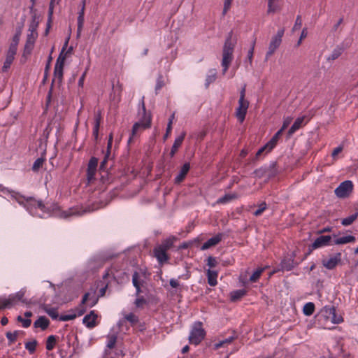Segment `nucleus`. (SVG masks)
<instances>
[{
    "instance_id": "1",
    "label": "nucleus",
    "mask_w": 358,
    "mask_h": 358,
    "mask_svg": "<svg viewBox=\"0 0 358 358\" xmlns=\"http://www.w3.org/2000/svg\"><path fill=\"white\" fill-rule=\"evenodd\" d=\"M0 191L9 196L11 199L15 200L19 204L25 207L29 213L34 216L45 217L46 215H49V213L46 212L45 206L41 201H36L31 198L26 199L18 192L10 190L1 184Z\"/></svg>"
},
{
    "instance_id": "2",
    "label": "nucleus",
    "mask_w": 358,
    "mask_h": 358,
    "mask_svg": "<svg viewBox=\"0 0 358 358\" xmlns=\"http://www.w3.org/2000/svg\"><path fill=\"white\" fill-rule=\"evenodd\" d=\"M232 32L229 34L222 48V59L221 66L222 67V73L225 74L234 59V51L236 42L233 41Z\"/></svg>"
},
{
    "instance_id": "3",
    "label": "nucleus",
    "mask_w": 358,
    "mask_h": 358,
    "mask_svg": "<svg viewBox=\"0 0 358 358\" xmlns=\"http://www.w3.org/2000/svg\"><path fill=\"white\" fill-rule=\"evenodd\" d=\"M141 112L138 113L141 116L139 120L136 122L132 127L131 136L129 138L128 143H130L132 138L136 136L139 133L143 131L151 126V115L146 113L143 100L142 99V109Z\"/></svg>"
},
{
    "instance_id": "4",
    "label": "nucleus",
    "mask_w": 358,
    "mask_h": 358,
    "mask_svg": "<svg viewBox=\"0 0 358 358\" xmlns=\"http://www.w3.org/2000/svg\"><path fill=\"white\" fill-rule=\"evenodd\" d=\"M285 34V29L280 28L278 30L277 33L273 36L268 44V50L266 54V59L268 60L282 43V38Z\"/></svg>"
},
{
    "instance_id": "5",
    "label": "nucleus",
    "mask_w": 358,
    "mask_h": 358,
    "mask_svg": "<svg viewBox=\"0 0 358 358\" xmlns=\"http://www.w3.org/2000/svg\"><path fill=\"white\" fill-rule=\"evenodd\" d=\"M69 43V39H67L64 45V47L62 48V51L61 54L59 55V57L57 59L55 69H54V76L55 79H57L58 80H60L62 78L63 76V69L64 66V61L66 59V55L62 56V52L64 51L65 48H66ZM72 48H70L66 52L65 55H67L70 53L72 51Z\"/></svg>"
},
{
    "instance_id": "6",
    "label": "nucleus",
    "mask_w": 358,
    "mask_h": 358,
    "mask_svg": "<svg viewBox=\"0 0 358 358\" xmlns=\"http://www.w3.org/2000/svg\"><path fill=\"white\" fill-rule=\"evenodd\" d=\"M205 335L206 332L202 327V323L200 322H196L190 331L189 341L190 343L196 345L201 342Z\"/></svg>"
},
{
    "instance_id": "7",
    "label": "nucleus",
    "mask_w": 358,
    "mask_h": 358,
    "mask_svg": "<svg viewBox=\"0 0 358 358\" xmlns=\"http://www.w3.org/2000/svg\"><path fill=\"white\" fill-rule=\"evenodd\" d=\"M249 106V102L245 99V91H241L240 99L238 100V106L236 110V117L240 122L245 120L247 110Z\"/></svg>"
},
{
    "instance_id": "8",
    "label": "nucleus",
    "mask_w": 358,
    "mask_h": 358,
    "mask_svg": "<svg viewBox=\"0 0 358 358\" xmlns=\"http://www.w3.org/2000/svg\"><path fill=\"white\" fill-rule=\"evenodd\" d=\"M353 190V183L351 180L342 182L334 190L335 194L338 198H346L349 196Z\"/></svg>"
},
{
    "instance_id": "9",
    "label": "nucleus",
    "mask_w": 358,
    "mask_h": 358,
    "mask_svg": "<svg viewBox=\"0 0 358 358\" xmlns=\"http://www.w3.org/2000/svg\"><path fill=\"white\" fill-rule=\"evenodd\" d=\"M310 117H308L307 115H303L296 118L288 131L289 136H292L293 134H294L302 126L305 125L310 120Z\"/></svg>"
},
{
    "instance_id": "10",
    "label": "nucleus",
    "mask_w": 358,
    "mask_h": 358,
    "mask_svg": "<svg viewBox=\"0 0 358 358\" xmlns=\"http://www.w3.org/2000/svg\"><path fill=\"white\" fill-rule=\"evenodd\" d=\"M331 240V236H320L317 237L310 245L312 250H315L320 248H322L329 245Z\"/></svg>"
},
{
    "instance_id": "11",
    "label": "nucleus",
    "mask_w": 358,
    "mask_h": 358,
    "mask_svg": "<svg viewBox=\"0 0 358 358\" xmlns=\"http://www.w3.org/2000/svg\"><path fill=\"white\" fill-rule=\"evenodd\" d=\"M341 260V254L336 253L327 259L322 261L323 266L328 269L334 268Z\"/></svg>"
},
{
    "instance_id": "12",
    "label": "nucleus",
    "mask_w": 358,
    "mask_h": 358,
    "mask_svg": "<svg viewBox=\"0 0 358 358\" xmlns=\"http://www.w3.org/2000/svg\"><path fill=\"white\" fill-rule=\"evenodd\" d=\"M132 283L136 288V295L138 296L142 292L141 287L143 286L145 281L143 278V275L138 272H134L132 276Z\"/></svg>"
},
{
    "instance_id": "13",
    "label": "nucleus",
    "mask_w": 358,
    "mask_h": 358,
    "mask_svg": "<svg viewBox=\"0 0 358 358\" xmlns=\"http://www.w3.org/2000/svg\"><path fill=\"white\" fill-rule=\"evenodd\" d=\"M97 317L94 311L92 310L83 317V322L87 328L92 329L97 325Z\"/></svg>"
},
{
    "instance_id": "14",
    "label": "nucleus",
    "mask_w": 358,
    "mask_h": 358,
    "mask_svg": "<svg viewBox=\"0 0 358 358\" xmlns=\"http://www.w3.org/2000/svg\"><path fill=\"white\" fill-rule=\"evenodd\" d=\"M223 234H217L213 237L209 238L206 242H205L203 245L201 247V250H206L209 249L211 247L215 246L217 245L222 239Z\"/></svg>"
},
{
    "instance_id": "15",
    "label": "nucleus",
    "mask_w": 358,
    "mask_h": 358,
    "mask_svg": "<svg viewBox=\"0 0 358 358\" xmlns=\"http://www.w3.org/2000/svg\"><path fill=\"white\" fill-rule=\"evenodd\" d=\"M154 255L157 259L160 264L167 262L169 257L166 254V251L164 249L161 248L158 245L156 246L153 250Z\"/></svg>"
},
{
    "instance_id": "16",
    "label": "nucleus",
    "mask_w": 358,
    "mask_h": 358,
    "mask_svg": "<svg viewBox=\"0 0 358 358\" xmlns=\"http://www.w3.org/2000/svg\"><path fill=\"white\" fill-rule=\"evenodd\" d=\"M294 257L293 254L291 257L283 259L280 263V270L291 271L295 266Z\"/></svg>"
},
{
    "instance_id": "17",
    "label": "nucleus",
    "mask_w": 358,
    "mask_h": 358,
    "mask_svg": "<svg viewBox=\"0 0 358 358\" xmlns=\"http://www.w3.org/2000/svg\"><path fill=\"white\" fill-rule=\"evenodd\" d=\"M17 303L15 296L13 294L6 297H0V309L10 308Z\"/></svg>"
},
{
    "instance_id": "18",
    "label": "nucleus",
    "mask_w": 358,
    "mask_h": 358,
    "mask_svg": "<svg viewBox=\"0 0 358 358\" xmlns=\"http://www.w3.org/2000/svg\"><path fill=\"white\" fill-rule=\"evenodd\" d=\"M185 132H182L180 135H179L178 136H177L174 141V143L172 145V148H171V152H170V155L171 157H173L176 152L178 151V148L181 146L183 141H184V138L185 137Z\"/></svg>"
},
{
    "instance_id": "19",
    "label": "nucleus",
    "mask_w": 358,
    "mask_h": 358,
    "mask_svg": "<svg viewBox=\"0 0 358 358\" xmlns=\"http://www.w3.org/2000/svg\"><path fill=\"white\" fill-rule=\"evenodd\" d=\"M98 301V298L96 296L95 294H90V293H86L82 299V303L85 304L87 303V306L88 307H92Z\"/></svg>"
},
{
    "instance_id": "20",
    "label": "nucleus",
    "mask_w": 358,
    "mask_h": 358,
    "mask_svg": "<svg viewBox=\"0 0 358 358\" xmlns=\"http://www.w3.org/2000/svg\"><path fill=\"white\" fill-rule=\"evenodd\" d=\"M189 168H190V166L188 163H185L182 166L179 173L175 178L176 183H180V182H182L184 180V178H185L186 175L187 174V173L189 170Z\"/></svg>"
},
{
    "instance_id": "21",
    "label": "nucleus",
    "mask_w": 358,
    "mask_h": 358,
    "mask_svg": "<svg viewBox=\"0 0 358 358\" xmlns=\"http://www.w3.org/2000/svg\"><path fill=\"white\" fill-rule=\"evenodd\" d=\"M335 310V307L332 306H324L322 310V317L324 321L331 320L332 315H334V311Z\"/></svg>"
},
{
    "instance_id": "22",
    "label": "nucleus",
    "mask_w": 358,
    "mask_h": 358,
    "mask_svg": "<svg viewBox=\"0 0 358 358\" xmlns=\"http://www.w3.org/2000/svg\"><path fill=\"white\" fill-rule=\"evenodd\" d=\"M356 238L352 235L341 236L334 241L335 245H344L350 243H355Z\"/></svg>"
},
{
    "instance_id": "23",
    "label": "nucleus",
    "mask_w": 358,
    "mask_h": 358,
    "mask_svg": "<svg viewBox=\"0 0 358 358\" xmlns=\"http://www.w3.org/2000/svg\"><path fill=\"white\" fill-rule=\"evenodd\" d=\"M217 271L211 270L210 268L207 270L208 283L209 284V285L214 287L217 284Z\"/></svg>"
},
{
    "instance_id": "24",
    "label": "nucleus",
    "mask_w": 358,
    "mask_h": 358,
    "mask_svg": "<svg viewBox=\"0 0 358 358\" xmlns=\"http://www.w3.org/2000/svg\"><path fill=\"white\" fill-rule=\"evenodd\" d=\"M217 70L215 69H210L208 71L205 80V87L206 88L209 87V85L215 81L217 78Z\"/></svg>"
},
{
    "instance_id": "25",
    "label": "nucleus",
    "mask_w": 358,
    "mask_h": 358,
    "mask_svg": "<svg viewBox=\"0 0 358 358\" xmlns=\"http://www.w3.org/2000/svg\"><path fill=\"white\" fill-rule=\"evenodd\" d=\"M101 120V114L100 111H97L94 115V124L93 128V136L97 139L99 136V129Z\"/></svg>"
},
{
    "instance_id": "26",
    "label": "nucleus",
    "mask_w": 358,
    "mask_h": 358,
    "mask_svg": "<svg viewBox=\"0 0 358 358\" xmlns=\"http://www.w3.org/2000/svg\"><path fill=\"white\" fill-rule=\"evenodd\" d=\"M50 322L48 318L41 316L35 321L34 325L36 328H41L42 330L46 329L49 326Z\"/></svg>"
},
{
    "instance_id": "27",
    "label": "nucleus",
    "mask_w": 358,
    "mask_h": 358,
    "mask_svg": "<svg viewBox=\"0 0 358 358\" xmlns=\"http://www.w3.org/2000/svg\"><path fill=\"white\" fill-rule=\"evenodd\" d=\"M176 240V238L174 236H170L167 238L166 239L164 240L162 243L159 245L158 246L160 247L162 249H164V250L167 251L169 250L174 243V241Z\"/></svg>"
},
{
    "instance_id": "28",
    "label": "nucleus",
    "mask_w": 358,
    "mask_h": 358,
    "mask_svg": "<svg viewBox=\"0 0 358 358\" xmlns=\"http://www.w3.org/2000/svg\"><path fill=\"white\" fill-rule=\"evenodd\" d=\"M245 293V289L234 290L230 293V299L231 301H236L242 298Z\"/></svg>"
},
{
    "instance_id": "29",
    "label": "nucleus",
    "mask_w": 358,
    "mask_h": 358,
    "mask_svg": "<svg viewBox=\"0 0 358 358\" xmlns=\"http://www.w3.org/2000/svg\"><path fill=\"white\" fill-rule=\"evenodd\" d=\"M38 34H28L25 44V49H32Z\"/></svg>"
},
{
    "instance_id": "30",
    "label": "nucleus",
    "mask_w": 358,
    "mask_h": 358,
    "mask_svg": "<svg viewBox=\"0 0 358 358\" xmlns=\"http://www.w3.org/2000/svg\"><path fill=\"white\" fill-rule=\"evenodd\" d=\"M343 50L342 48L338 47V46L336 47L335 49H334V50L332 51L331 55L327 57V61H334V60L338 59L341 55Z\"/></svg>"
},
{
    "instance_id": "31",
    "label": "nucleus",
    "mask_w": 358,
    "mask_h": 358,
    "mask_svg": "<svg viewBox=\"0 0 358 358\" xmlns=\"http://www.w3.org/2000/svg\"><path fill=\"white\" fill-rule=\"evenodd\" d=\"M315 311V304L312 302L306 303L303 308V313L306 316H310Z\"/></svg>"
},
{
    "instance_id": "32",
    "label": "nucleus",
    "mask_w": 358,
    "mask_h": 358,
    "mask_svg": "<svg viewBox=\"0 0 358 358\" xmlns=\"http://www.w3.org/2000/svg\"><path fill=\"white\" fill-rule=\"evenodd\" d=\"M282 133V131L280 129L277 131L276 134L272 137V138L267 143V147H270V148L273 149L276 145Z\"/></svg>"
},
{
    "instance_id": "33",
    "label": "nucleus",
    "mask_w": 358,
    "mask_h": 358,
    "mask_svg": "<svg viewBox=\"0 0 358 358\" xmlns=\"http://www.w3.org/2000/svg\"><path fill=\"white\" fill-rule=\"evenodd\" d=\"M236 197H237V195L236 194H225L224 196L220 197V199H218V200L217 201V203H222V204L227 203L228 202H230L233 199H235Z\"/></svg>"
},
{
    "instance_id": "34",
    "label": "nucleus",
    "mask_w": 358,
    "mask_h": 358,
    "mask_svg": "<svg viewBox=\"0 0 358 358\" xmlns=\"http://www.w3.org/2000/svg\"><path fill=\"white\" fill-rule=\"evenodd\" d=\"M26 290L25 289H22L19 292H16L15 294H13L15 296L16 301H21L23 303L27 304L28 301L27 299H24V294H25Z\"/></svg>"
},
{
    "instance_id": "35",
    "label": "nucleus",
    "mask_w": 358,
    "mask_h": 358,
    "mask_svg": "<svg viewBox=\"0 0 358 358\" xmlns=\"http://www.w3.org/2000/svg\"><path fill=\"white\" fill-rule=\"evenodd\" d=\"M57 339L56 336L51 335L48 337L47 341H46V349L48 350H52L56 344Z\"/></svg>"
},
{
    "instance_id": "36",
    "label": "nucleus",
    "mask_w": 358,
    "mask_h": 358,
    "mask_svg": "<svg viewBox=\"0 0 358 358\" xmlns=\"http://www.w3.org/2000/svg\"><path fill=\"white\" fill-rule=\"evenodd\" d=\"M234 338L233 336H230L223 341H219L214 345V349L217 350L222 347L225 346L226 345L230 344L234 341Z\"/></svg>"
},
{
    "instance_id": "37",
    "label": "nucleus",
    "mask_w": 358,
    "mask_h": 358,
    "mask_svg": "<svg viewBox=\"0 0 358 358\" xmlns=\"http://www.w3.org/2000/svg\"><path fill=\"white\" fill-rule=\"evenodd\" d=\"M175 118V113H173L172 115L170 116L169 119V122H168V124H167V127H166V134L164 136V139L166 140L169 136L170 135L171 132V130H172V124H173V121Z\"/></svg>"
},
{
    "instance_id": "38",
    "label": "nucleus",
    "mask_w": 358,
    "mask_h": 358,
    "mask_svg": "<svg viewBox=\"0 0 358 358\" xmlns=\"http://www.w3.org/2000/svg\"><path fill=\"white\" fill-rule=\"evenodd\" d=\"M264 268H257L250 277V280L252 282H257L260 278L262 273L264 271Z\"/></svg>"
},
{
    "instance_id": "39",
    "label": "nucleus",
    "mask_w": 358,
    "mask_h": 358,
    "mask_svg": "<svg viewBox=\"0 0 358 358\" xmlns=\"http://www.w3.org/2000/svg\"><path fill=\"white\" fill-rule=\"evenodd\" d=\"M45 162V159L43 157L38 158L34 162L32 166V170L34 172H37L39 171V169L43 166Z\"/></svg>"
},
{
    "instance_id": "40",
    "label": "nucleus",
    "mask_w": 358,
    "mask_h": 358,
    "mask_svg": "<svg viewBox=\"0 0 358 358\" xmlns=\"http://www.w3.org/2000/svg\"><path fill=\"white\" fill-rule=\"evenodd\" d=\"M19 334H20L19 331H15L13 332H7L6 333V338H8L10 344L15 343Z\"/></svg>"
},
{
    "instance_id": "41",
    "label": "nucleus",
    "mask_w": 358,
    "mask_h": 358,
    "mask_svg": "<svg viewBox=\"0 0 358 358\" xmlns=\"http://www.w3.org/2000/svg\"><path fill=\"white\" fill-rule=\"evenodd\" d=\"M38 24V22L36 20V17H34L29 26V34H38L36 31Z\"/></svg>"
},
{
    "instance_id": "42",
    "label": "nucleus",
    "mask_w": 358,
    "mask_h": 358,
    "mask_svg": "<svg viewBox=\"0 0 358 358\" xmlns=\"http://www.w3.org/2000/svg\"><path fill=\"white\" fill-rule=\"evenodd\" d=\"M36 345L37 341L36 340H33L25 343V348L31 354L35 352Z\"/></svg>"
},
{
    "instance_id": "43",
    "label": "nucleus",
    "mask_w": 358,
    "mask_h": 358,
    "mask_svg": "<svg viewBox=\"0 0 358 358\" xmlns=\"http://www.w3.org/2000/svg\"><path fill=\"white\" fill-rule=\"evenodd\" d=\"M166 87V79L162 76H159L157 80L155 90H161Z\"/></svg>"
},
{
    "instance_id": "44",
    "label": "nucleus",
    "mask_w": 358,
    "mask_h": 358,
    "mask_svg": "<svg viewBox=\"0 0 358 358\" xmlns=\"http://www.w3.org/2000/svg\"><path fill=\"white\" fill-rule=\"evenodd\" d=\"M266 208L267 204L265 202H262L253 214L256 217L260 216Z\"/></svg>"
},
{
    "instance_id": "45",
    "label": "nucleus",
    "mask_w": 358,
    "mask_h": 358,
    "mask_svg": "<svg viewBox=\"0 0 358 358\" xmlns=\"http://www.w3.org/2000/svg\"><path fill=\"white\" fill-rule=\"evenodd\" d=\"M333 324H340L343 321V317L340 314H337L336 309L334 311L331 319L330 320Z\"/></svg>"
},
{
    "instance_id": "46",
    "label": "nucleus",
    "mask_w": 358,
    "mask_h": 358,
    "mask_svg": "<svg viewBox=\"0 0 358 358\" xmlns=\"http://www.w3.org/2000/svg\"><path fill=\"white\" fill-rule=\"evenodd\" d=\"M356 215H355V214H352L344 219L342 220L341 221V224L344 226H349L352 223H353V222L356 220Z\"/></svg>"
},
{
    "instance_id": "47",
    "label": "nucleus",
    "mask_w": 358,
    "mask_h": 358,
    "mask_svg": "<svg viewBox=\"0 0 358 358\" xmlns=\"http://www.w3.org/2000/svg\"><path fill=\"white\" fill-rule=\"evenodd\" d=\"M97 165H98V159L96 157H92L90 159V162L88 163L87 169L96 171Z\"/></svg>"
},
{
    "instance_id": "48",
    "label": "nucleus",
    "mask_w": 358,
    "mask_h": 358,
    "mask_svg": "<svg viewBox=\"0 0 358 358\" xmlns=\"http://www.w3.org/2000/svg\"><path fill=\"white\" fill-rule=\"evenodd\" d=\"M117 341V336L115 335H110L108 336L107 347L108 348H114Z\"/></svg>"
},
{
    "instance_id": "49",
    "label": "nucleus",
    "mask_w": 358,
    "mask_h": 358,
    "mask_svg": "<svg viewBox=\"0 0 358 358\" xmlns=\"http://www.w3.org/2000/svg\"><path fill=\"white\" fill-rule=\"evenodd\" d=\"M124 318L129 321V322H131V324H136L138 322V317L134 315V313H129V314H127L124 315Z\"/></svg>"
},
{
    "instance_id": "50",
    "label": "nucleus",
    "mask_w": 358,
    "mask_h": 358,
    "mask_svg": "<svg viewBox=\"0 0 358 358\" xmlns=\"http://www.w3.org/2000/svg\"><path fill=\"white\" fill-rule=\"evenodd\" d=\"M14 59H11V58H8L6 57V60L3 63V65L2 66V71L3 72H6L10 67L13 62Z\"/></svg>"
},
{
    "instance_id": "51",
    "label": "nucleus",
    "mask_w": 358,
    "mask_h": 358,
    "mask_svg": "<svg viewBox=\"0 0 358 358\" xmlns=\"http://www.w3.org/2000/svg\"><path fill=\"white\" fill-rule=\"evenodd\" d=\"M278 0H268V13H273L277 9L276 2Z\"/></svg>"
},
{
    "instance_id": "52",
    "label": "nucleus",
    "mask_w": 358,
    "mask_h": 358,
    "mask_svg": "<svg viewBox=\"0 0 358 358\" xmlns=\"http://www.w3.org/2000/svg\"><path fill=\"white\" fill-rule=\"evenodd\" d=\"M146 303V300L143 296H139L135 300L134 304L136 308H143Z\"/></svg>"
},
{
    "instance_id": "53",
    "label": "nucleus",
    "mask_w": 358,
    "mask_h": 358,
    "mask_svg": "<svg viewBox=\"0 0 358 358\" xmlns=\"http://www.w3.org/2000/svg\"><path fill=\"white\" fill-rule=\"evenodd\" d=\"M17 320L22 323V327L24 328L29 327L31 323V321L30 319H28V318L24 319L20 315H19L17 317Z\"/></svg>"
},
{
    "instance_id": "54",
    "label": "nucleus",
    "mask_w": 358,
    "mask_h": 358,
    "mask_svg": "<svg viewBox=\"0 0 358 358\" xmlns=\"http://www.w3.org/2000/svg\"><path fill=\"white\" fill-rule=\"evenodd\" d=\"M217 259L216 258L213 257H208V259H207V265L210 267V268H214L217 266Z\"/></svg>"
},
{
    "instance_id": "55",
    "label": "nucleus",
    "mask_w": 358,
    "mask_h": 358,
    "mask_svg": "<svg viewBox=\"0 0 358 358\" xmlns=\"http://www.w3.org/2000/svg\"><path fill=\"white\" fill-rule=\"evenodd\" d=\"M45 311L48 314V315L51 317L52 319L56 320L58 317V313L57 309L48 308Z\"/></svg>"
},
{
    "instance_id": "56",
    "label": "nucleus",
    "mask_w": 358,
    "mask_h": 358,
    "mask_svg": "<svg viewBox=\"0 0 358 358\" xmlns=\"http://www.w3.org/2000/svg\"><path fill=\"white\" fill-rule=\"evenodd\" d=\"M96 171L87 169V179L88 181V183L92 182L94 179V176Z\"/></svg>"
},
{
    "instance_id": "57",
    "label": "nucleus",
    "mask_w": 358,
    "mask_h": 358,
    "mask_svg": "<svg viewBox=\"0 0 358 358\" xmlns=\"http://www.w3.org/2000/svg\"><path fill=\"white\" fill-rule=\"evenodd\" d=\"M272 148H270V147H267V143L262 147L256 153V157L258 158L260 157L262 153H263L264 151L266 152H269L271 150H272Z\"/></svg>"
},
{
    "instance_id": "58",
    "label": "nucleus",
    "mask_w": 358,
    "mask_h": 358,
    "mask_svg": "<svg viewBox=\"0 0 358 358\" xmlns=\"http://www.w3.org/2000/svg\"><path fill=\"white\" fill-rule=\"evenodd\" d=\"M302 25V20L301 16L298 15L296 18L295 24L292 28V31H295L301 28Z\"/></svg>"
},
{
    "instance_id": "59",
    "label": "nucleus",
    "mask_w": 358,
    "mask_h": 358,
    "mask_svg": "<svg viewBox=\"0 0 358 358\" xmlns=\"http://www.w3.org/2000/svg\"><path fill=\"white\" fill-rule=\"evenodd\" d=\"M78 214V212L74 209H70L69 211L63 212L62 217L64 218L69 217L70 216Z\"/></svg>"
},
{
    "instance_id": "60",
    "label": "nucleus",
    "mask_w": 358,
    "mask_h": 358,
    "mask_svg": "<svg viewBox=\"0 0 358 358\" xmlns=\"http://www.w3.org/2000/svg\"><path fill=\"white\" fill-rule=\"evenodd\" d=\"M255 42L254 41L250 49L248 52V59L249 60L250 64H252V57L254 54V50H255Z\"/></svg>"
},
{
    "instance_id": "61",
    "label": "nucleus",
    "mask_w": 358,
    "mask_h": 358,
    "mask_svg": "<svg viewBox=\"0 0 358 358\" xmlns=\"http://www.w3.org/2000/svg\"><path fill=\"white\" fill-rule=\"evenodd\" d=\"M307 34H308L307 29L306 28H304L302 30L301 36H300V38H299V41L297 42V44H296L297 46H299L301 44V42H302L303 39L306 38Z\"/></svg>"
},
{
    "instance_id": "62",
    "label": "nucleus",
    "mask_w": 358,
    "mask_h": 358,
    "mask_svg": "<svg viewBox=\"0 0 358 358\" xmlns=\"http://www.w3.org/2000/svg\"><path fill=\"white\" fill-rule=\"evenodd\" d=\"M343 149V147L342 145H339V146L336 147V148H334L331 153L332 157L335 159L336 157V156L342 152Z\"/></svg>"
},
{
    "instance_id": "63",
    "label": "nucleus",
    "mask_w": 358,
    "mask_h": 358,
    "mask_svg": "<svg viewBox=\"0 0 358 358\" xmlns=\"http://www.w3.org/2000/svg\"><path fill=\"white\" fill-rule=\"evenodd\" d=\"M113 134H110L109 136H108V145H107V156H109L110 155V150L111 149V146H112V143H113Z\"/></svg>"
},
{
    "instance_id": "64",
    "label": "nucleus",
    "mask_w": 358,
    "mask_h": 358,
    "mask_svg": "<svg viewBox=\"0 0 358 358\" xmlns=\"http://www.w3.org/2000/svg\"><path fill=\"white\" fill-rule=\"evenodd\" d=\"M292 120V117H286L283 121V124H282V128L280 129V130H282L283 131L289 125Z\"/></svg>"
}]
</instances>
